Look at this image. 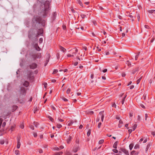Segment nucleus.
Listing matches in <instances>:
<instances>
[{
  "mask_svg": "<svg viewBox=\"0 0 155 155\" xmlns=\"http://www.w3.org/2000/svg\"><path fill=\"white\" fill-rule=\"evenodd\" d=\"M113 151L115 153H117L118 152V150L116 149H114L113 150Z\"/></svg>",
  "mask_w": 155,
  "mask_h": 155,
  "instance_id": "603ef678",
  "label": "nucleus"
},
{
  "mask_svg": "<svg viewBox=\"0 0 155 155\" xmlns=\"http://www.w3.org/2000/svg\"><path fill=\"white\" fill-rule=\"evenodd\" d=\"M125 97H124L122 100V101H121V103H122V104H124V101L125 100Z\"/></svg>",
  "mask_w": 155,
  "mask_h": 155,
  "instance_id": "8fccbe9b",
  "label": "nucleus"
},
{
  "mask_svg": "<svg viewBox=\"0 0 155 155\" xmlns=\"http://www.w3.org/2000/svg\"><path fill=\"white\" fill-rule=\"evenodd\" d=\"M19 98L17 99L16 102H19L21 104L23 103L24 101V97L25 96H23V97H22V96H21L20 97L19 95Z\"/></svg>",
  "mask_w": 155,
  "mask_h": 155,
  "instance_id": "423d86ee",
  "label": "nucleus"
},
{
  "mask_svg": "<svg viewBox=\"0 0 155 155\" xmlns=\"http://www.w3.org/2000/svg\"><path fill=\"white\" fill-rule=\"evenodd\" d=\"M30 127L32 129V130H34V126L33 125L30 124L29 125Z\"/></svg>",
  "mask_w": 155,
  "mask_h": 155,
  "instance_id": "4c0bfd02",
  "label": "nucleus"
},
{
  "mask_svg": "<svg viewBox=\"0 0 155 155\" xmlns=\"http://www.w3.org/2000/svg\"><path fill=\"white\" fill-rule=\"evenodd\" d=\"M74 121L73 120H71L70 121H68V125L69 126H71L72 125V124H73Z\"/></svg>",
  "mask_w": 155,
  "mask_h": 155,
  "instance_id": "4be33fe9",
  "label": "nucleus"
},
{
  "mask_svg": "<svg viewBox=\"0 0 155 155\" xmlns=\"http://www.w3.org/2000/svg\"><path fill=\"white\" fill-rule=\"evenodd\" d=\"M126 155H129L128 151L126 149L122 148L120 149Z\"/></svg>",
  "mask_w": 155,
  "mask_h": 155,
  "instance_id": "6e6552de",
  "label": "nucleus"
},
{
  "mask_svg": "<svg viewBox=\"0 0 155 155\" xmlns=\"http://www.w3.org/2000/svg\"><path fill=\"white\" fill-rule=\"evenodd\" d=\"M50 57V54H48L47 55V58H46V61H45V66H46L47 64L48 63V62L49 61V58Z\"/></svg>",
  "mask_w": 155,
  "mask_h": 155,
  "instance_id": "1a4fd4ad",
  "label": "nucleus"
},
{
  "mask_svg": "<svg viewBox=\"0 0 155 155\" xmlns=\"http://www.w3.org/2000/svg\"><path fill=\"white\" fill-rule=\"evenodd\" d=\"M139 153V152L136 151L135 150H133L131 152L130 154V155H138Z\"/></svg>",
  "mask_w": 155,
  "mask_h": 155,
  "instance_id": "9b49d317",
  "label": "nucleus"
},
{
  "mask_svg": "<svg viewBox=\"0 0 155 155\" xmlns=\"http://www.w3.org/2000/svg\"><path fill=\"white\" fill-rule=\"evenodd\" d=\"M20 138L18 139L17 144V149L19 148L20 147L21 143L20 142Z\"/></svg>",
  "mask_w": 155,
  "mask_h": 155,
  "instance_id": "ddd939ff",
  "label": "nucleus"
},
{
  "mask_svg": "<svg viewBox=\"0 0 155 155\" xmlns=\"http://www.w3.org/2000/svg\"><path fill=\"white\" fill-rule=\"evenodd\" d=\"M63 152H57L55 153V155H61L62 154Z\"/></svg>",
  "mask_w": 155,
  "mask_h": 155,
  "instance_id": "a19ab883",
  "label": "nucleus"
},
{
  "mask_svg": "<svg viewBox=\"0 0 155 155\" xmlns=\"http://www.w3.org/2000/svg\"><path fill=\"white\" fill-rule=\"evenodd\" d=\"M23 85L27 87L29 85V83L27 81H25L23 84Z\"/></svg>",
  "mask_w": 155,
  "mask_h": 155,
  "instance_id": "2eb2a0df",
  "label": "nucleus"
},
{
  "mask_svg": "<svg viewBox=\"0 0 155 155\" xmlns=\"http://www.w3.org/2000/svg\"><path fill=\"white\" fill-rule=\"evenodd\" d=\"M142 77H143V76H141L137 80V84H138L140 83V81L141 80V79H142Z\"/></svg>",
  "mask_w": 155,
  "mask_h": 155,
  "instance_id": "5701e85b",
  "label": "nucleus"
},
{
  "mask_svg": "<svg viewBox=\"0 0 155 155\" xmlns=\"http://www.w3.org/2000/svg\"><path fill=\"white\" fill-rule=\"evenodd\" d=\"M51 108L54 110H56L55 108L52 105L51 106Z\"/></svg>",
  "mask_w": 155,
  "mask_h": 155,
  "instance_id": "0e129e2a",
  "label": "nucleus"
},
{
  "mask_svg": "<svg viewBox=\"0 0 155 155\" xmlns=\"http://www.w3.org/2000/svg\"><path fill=\"white\" fill-rule=\"evenodd\" d=\"M39 153H41L43 152V150L42 149H39L38 151Z\"/></svg>",
  "mask_w": 155,
  "mask_h": 155,
  "instance_id": "e2e57ef3",
  "label": "nucleus"
},
{
  "mask_svg": "<svg viewBox=\"0 0 155 155\" xmlns=\"http://www.w3.org/2000/svg\"><path fill=\"white\" fill-rule=\"evenodd\" d=\"M104 111H101L100 113H99V114L100 115H101L102 116H104Z\"/></svg>",
  "mask_w": 155,
  "mask_h": 155,
  "instance_id": "ea45409f",
  "label": "nucleus"
},
{
  "mask_svg": "<svg viewBox=\"0 0 155 155\" xmlns=\"http://www.w3.org/2000/svg\"><path fill=\"white\" fill-rule=\"evenodd\" d=\"M72 50L74 51V52L72 54H75L77 53L78 52V50L77 48H74Z\"/></svg>",
  "mask_w": 155,
  "mask_h": 155,
  "instance_id": "bb28decb",
  "label": "nucleus"
},
{
  "mask_svg": "<svg viewBox=\"0 0 155 155\" xmlns=\"http://www.w3.org/2000/svg\"><path fill=\"white\" fill-rule=\"evenodd\" d=\"M56 15L57 13L56 12H54L53 13L52 17L53 20H54L55 19Z\"/></svg>",
  "mask_w": 155,
  "mask_h": 155,
  "instance_id": "aec40b11",
  "label": "nucleus"
},
{
  "mask_svg": "<svg viewBox=\"0 0 155 155\" xmlns=\"http://www.w3.org/2000/svg\"><path fill=\"white\" fill-rule=\"evenodd\" d=\"M60 48L61 50L63 52H64L66 51V49L61 46H60Z\"/></svg>",
  "mask_w": 155,
  "mask_h": 155,
  "instance_id": "b1692460",
  "label": "nucleus"
},
{
  "mask_svg": "<svg viewBox=\"0 0 155 155\" xmlns=\"http://www.w3.org/2000/svg\"><path fill=\"white\" fill-rule=\"evenodd\" d=\"M64 155H72V154L71 152L69 151H66Z\"/></svg>",
  "mask_w": 155,
  "mask_h": 155,
  "instance_id": "c85d7f7f",
  "label": "nucleus"
},
{
  "mask_svg": "<svg viewBox=\"0 0 155 155\" xmlns=\"http://www.w3.org/2000/svg\"><path fill=\"white\" fill-rule=\"evenodd\" d=\"M57 127L58 128H60L62 127V125L60 124H57Z\"/></svg>",
  "mask_w": 155,
  "mask_h": 155,
  "instance_id": "a18cd8bd",
  "label": "nucleus"
},
{
  "mask_svg": "<svg viewBox=\"0 0 155 155\" xmlns=\"http://www.w3.org/2000/svg\"><path fill=\"white\" fill-rule=\"evenodd\" d=\"M151 134L153 135V136H154L155 135V131H152L151 132Z\"/></svg>",
  "mask_w": 155,
  "mask_h": 155,
  "instance_id": "774afa93",
  "label": "nucleus"
},
{
  "mask_svg": "<svg viewBox=\"0 0 155 155\" xmlns=\"http://www.w3.org/2000/svg\"><path fill=\"white\" fill-rule=\"evenodd\" d=\"M73 133H72L71 134L69 135V137L67 139V142L68 143H70V142L71 141L72 139L73 138L74 136Z\"/></svg>",
  "mask_w": 155,
  "mask_h": 155,
  "instance_id": "39448f33",
  "label": "nucleus"
},
{
  "mask_svg": "<svg viewBox=\"0 0 155 155\" xmlns=\"http://www.w3.org/2000/svg\"><path fill=\"white\" fill-rule=\"evenodd\" d=\"M26 92V90L25 88L23 87H21L20 88V94H19L20 97L21 96H22V97H23V96H25Z\"/></svg>",
  "mask_w": 155,
  "mask_h": 155,
  "instance_id": "7ed1b4c3",
  "label": "nucleus"
},
{
  "mask_svg": "<svg viewBox=\"0 0 155 155\" xmlns=\"http://www.w3.org/2000/svg\"><path fill=\"white\" fill-rule=\"evenodd\" d=\"M91 131V130L90 129H89L88 130V131H87V135L88 137H89L90 135Z\"/></svg>",
  "mask_w": 155,
  "mask_h": 155,
  "instance_id": "cd10ccee",
  "label": "nucleus"
},
{
  "mask_svg": "<svg viewBox=\"0 0 155 155\" xmlns=\"http://www.w3.org/2000/svg\"><path fill=\"white\" fill-rule=\"evenodd\" d=\"M43 41V38H40L39 39V42L40 44H41Z\"/></svg>",
  "mask_w": 155,
  "mask_h": 155,
  "instance_id": "de8ad7c7",
  "label": "nucleus"
},
{
  "mask_svg": "<svg viewBox=\"0 0 155 155\" xmlns=\"http://www.w3.org/2000/svg\"><path fill=\"white\" fill-rule=\"evenodd\" d=\"M58 72V70L57 69H54V70L53 72L52 73V74H55L57 72Z\"/></svg>",
  "mask_w": 155,
  "mask_h": 155,
  "instance_id": "79ce46f5",
  "label": "nucleus"
},
{
  "mask_svg": "<svg viewBox=\"0 0 155 155\" xmlns=\"http://www.w3.org/2000/svg\"><path fill=\"white\" fill-rule=\"evenodd\" d=\"M41 57V54L38 53L37 54H34L31 55V57L33 60H35L36 58H40Z\"/></svg>",
  "mask_w": 155,
  "mask_h": 155,
  "instance_id": "20e7f679",
  "label": "nucleus"
},
{
  "mask_svg": "<svg viewBox=\"0 0 155 155\" xmlns=\"http://www.w3.org/2000/svg\"><path fill=\"white\" fill-rule=\"evenodd\" d=\"M33 134L34 137H36L37 136V134L36 133L34 132H33Z\"/></svg>",
  "mask_w": 155,
  "mask_h": 155,
  "instance_id": "3c124183",
  "label": "nucleus"
},
{
  "mask_svg": "<svg viewBox=\"0 0 155 155\" xmlns=\"http://www.w3.org/2000/svg\"><path fill=\"white\" fill-rule=\"evenodd\" d=\"M49 2L46 1L45 3L44 4V8L42 9V13L43 17H45L49 14L50 12Z\"/></svg>",
  "mask_w": 155,
  "mask_h": 155,
  "instance_id": "f257e3e1",
  "label": "nucleus"
},
{
  "mask_svg": "<svg viewBox=\"0 0 155 155\" xmlns=\"http://www.w3.org/2000/svg\"><path fill=\"white\" fill-rule=\"evenodd\" d=\"M77 147L74 148L73 149V151L74 152L76 153L79 150V146H77Z\"/></svg>",
  "mask_w": 155,
  "mask_h": 155,
  "instance_id": "f3484780",
  "label": "nucleus"
},
{
  "mask_svg": "<svg viewBox=\"0 0 155 155\" xmlns=\"http://www.w3.org/2000/svg\"><path fill=\"white\" fill-rule=\"evenodd\" d=\"M34 124L36 127H37L38 125H39V123L38 122H34Z\"/></svg>",
  "mask_w": 155,
  "mask_h": 155,
  "instance_id": "473e14b6",
  "label": "nucleus"
},
{
  "mask_svg": "<svg viewBox=\"0 0 155 155\" xmlns=\"http://www.w3.org/2000/svg\"><path fill=\"white\" fill-rule=\"evenodd\" d=\"M123 123V121L121 120H120L119 121V124H122Z\"/></svg>",
  "mask_w": 155,
  "mask_h": 155,
  "instance_id": "69168bd1",
  "label": "nucleus"
},
{
  "mask_svg": "<svg viewBox=\"0 0 155 155\" xmlns=\"http://www.w3.org/2000/svg\"><path fill=\"white\" fill-rule=\"evenodd\" d=\"M117 143H118L117 141H116L114 143V144L113 145V147L114 148L116 149L117 148Z\"/></svg>",
  "mask_w": 155,
  "mask_h": 155,
  "instance_id": "412c9836",
  "label": "nucleus"
},
{
  "mask_svg": "<svg viewBox=\"0 0 155 155\" xmlns=\"http://www.w3.org/2000/svg\"><path fill=\"white\" fill-rule=\"evenodd\" d=\"M78 64V62H75L74 63V66L77 65Z\"/></svg>",
  "mask_w": 155,
  "mask_h": 155,
  "instance_id": "680f3d73",
  "label": "nucleus"
},
{
  "mask_svg": "<svg viewBox=\"0 0 155 155\" xmlns=\"http://www.w3.org/2000/svg\"><path fill=\"white\" fill-rule=\"evenodd\" d=\"M76 143L77 144V146H79V139L78 137H76Z\"/></svg>",
  "mask_w": 155,
  "mask_h": 155,
  "instance_id": "a211bd4d",
  "label": "nucleus"
},
{
  "mask_svg": "<svg viewBox=\"0 0 155 155\" xmlns=\"http://www.w3.org/2000/svg\"><path fill=\"white\" fill-rule=\"evenodd\" d=\"M101 124V122H99L98 123V128H100Z\"/></svg>",
  "mask_w": 155,
  "mask_h": 155,
  "instance_id": "6e6d98bb",
  "label": "nucleus"
},
{
  "mask_svg": "<svg viewBox=\"0 0 155 155\" xmlns=\"http://www.w3.org/2000/svg\"><path fill=\"white\" fill-rule=\"evenodd\" d=\"M137 126V125L136 124H134L132 127V128L133 129V130H134L136 128Z\"/></svg>",
  "mask_w": 155,
  "mask_h": 155,
  "instance_id": "7c9ffc66",
  "label": "nucleus"
},
{
  "mask_svg": "<svg viewBox=\"0 0 155 155\" xmlns=\"http://www.w3.org/2000/svg\"><path fill=\"white\" fill-rule=\"evenodd\" d=\"M37 64L35 63H32L29 65L30 68L32 69H35L37 68Z\"/></svg>",
  "mask_w": 155,
  "mask_h": 155,
  "instance_id": "0eeeda50",
  "label": "nucleus"
},
{
  "mask_svg": "<svg viewBox=\"0 0 155 155\" xmlns=\"http://www.w3.org/2000/svg\"><path fill=\"white\" fill-rule=\"evenodd\" d=\"M61 98L64 101H68V100L67 99L64 98V97H61Z\"/></svg>",
  "mask_w": 155,
  "mask_h": 155,
  "instance_id": "72a5a7b5",
  "label": "nucleus"
},
{
  "mask_svg": "<svg viewBox=\"0 0 155 155\" xmlns=\"http://www.w3.org/2000/svg\"><path fill=\"white\" fill-rule=\"evenodd\" d=\"M28 78L30 80L33 81L34 79V77L32 76L31 74V73L28 75Z\"/></svg>",
  "mask_w": 155,
  "mask_h": 155,
  "instance_id": "4468645a",
  "label": "nucleus"
},
{
  "mask_svg": "<svg viewBox=\"0 0 155 155\" xmlns=\"http://www.w3.org/2000/svg\"><path fill=\"white\" fill-rule=\"evenodd\" d=\"M132 131V130L131 129H129L128 130V132L129 133V134H130Z\"/></svg>",
  "mask_w": 155,
  "mask_h": 155,
  "instance_id": "338daca9",
  "label": "nucleus"
},
{
  "mask_svg": "<svg viewBox=\"0 0 155 155\" xmlns=\"http://www.w3.org/2000/svg\"><path fill=\"white\" fill-rule=\"evenodd\" d=\"M54 150H60V149H59V148L58 147H55L54 148Z\"/></svg>",
  "mask_w": 155,
  "mask_h": 155,
  "instance_id": "13d9d810",
  "label": "nucleus"
},
{
  "mask_svg": "<svg viewBox=\"0 0 155 155\" xmlns=\"http://www.w3.org/2000/svg\"><path fill=\"white\" fill-rule=\"evenodd\" d=\"M81 17L82 18H85L86 17V15H84V14H81Z\"/></svg>",
  "mask_w": 155,
  "mask_h": 155,
  "instance_id": "09e8293b",
  "label": "nucleus"
},
{
  "mask_svg": "<svg viewBox=\"0 0 155 155\" xmlns=\"http://www.w3.org/2000/svg\"><path fill=\"white\" fill-rule=\"evenodd\" d=\"M104 142V140H99V144H101Z\"/></svg>",
  "mask_w": 155,
  "mask_h": 155,
  "instance_id": "c03bdc74",
  "label": "nucleus"
},
{
  "mask_svg": "<svg viewBox=\"0 0 155 155\" xmlns=\"http://www.w3.org/2000/svg\"><path fill=\"white\" fill-rule=\"evenodd\" d=\"M4 141L3 140H2L0 141V143L2 144H3L4 143Z\"/></svg>",
  "mask_w": 155,
  "mask_h": 155,
  "instance_id": "bf43d9fd",
  "label": "nucleus"
},
{
  "mask_svg": "<svg viewBox=\"0 0 155 155\" xmlns=\"http://www.w3.org/2000/svg\"><path fill=\"white\" fill-rule=\"evenodd\" d=\"M67 56L68 57H74V55L73 54H68Z\"/></svg>",
  "mask_w": 155,
  "mask_h": 155,
  "instance_id": "37998d69",
  "label": "nucleus"
},
{
  "mask_svg": "<svg viewBox=\"0 0 155 155\" xmlns=\"http://www.w3.org/2000/svg\"><path fill=\"white\" fill-rule=\"evenodd\" d=\"M41 18L38 16H36L34 17L32 20V22L33 23H38L40 24L41 21Z\"/></svg>",
  "mask_w": 155,
  "mask_h": 155,
  "instance_id": "f03ea898",
  "label": "nucleus"
},
{
  "mask_svg": "<svg viewBox=\"0 0 155 155\" xmlns=\"http://www.w3.org/2000/svg\"><path fill=\"white\" fill-rule=\"evenodd\" d=\"M126 63L127 64L128 66H130L131 65L130 62L129 61H126Z\"/></svg>",
  "mask_w": 155,
  "mask_h": 155,
  "instance_id": "2f4dec72",
  "label": "nucleus"
},
{
  "mask_svg": "<svg viewBox=\"0 0 155 155\" xmlns=\"http://www.w3.org/2000/svg\"><path fill=\"white\" fill-rule=\"evenodd\" d=\"M43 84L44 85L45 87L46 88L47 87V84L46 82H45Z\"/></svg>",
  "mask_w": 155,
  "mask_h": 155,
  "instance_id": "4d7b16f0",
  "label": "nucleus"
},
{
  "mask_svg": "<svg viewBox=\"0 0 155 155\" xmlns=\"http://www.w3.org/2000/svg\"><path fill=\"white\" fill-rule=\"evenodd\" d=\"M155 11V10H149L148 11V12L150 13H153Z\"/></svg>",
  "mask_w": 155,
  "mask_h": 155,
  "instance_id": "49530a36",
  "label": "nucleus"
},
{
  "mask_svg": "<svg viewBox=\"0 0 155 155\" xmlns=\"http://www.w3.org/2000/svg\"><path fill=\"white\" fill-rule=\"evenodd\" d=\"M48 118L52 122H53L54 119L51 117L49 116Z\"/></svg>",
  "mask_w": 155,
  "mask_h": 155,
  "instance_id": "58836bf2",
  "label": "nucleus"
},
{
  "mask_svg": "<svg viewBox=\"0 0 155 155\" xmlns=\"http://www.w3.org/2000/svg\"><path fill=\"white\" fill-rule=\"evenodd\" d=\"M18 106L16 105H13L12 106V111L13 112L18 108Z\"/></svg>",
  "mask_w": 155,
  "mask_h": 155,
  "instance_id": "dca6fc26",
  "label": "nucleus"
},
{
  "mask_svg": "<svg viewBox=\"0 0 155 155\" xmlns=\"http://www.w3.org/2000/svg\"><path fill=\"white\" fill-rule=\"evenodd\" d=\"M134 146L133 143H131L130 144L129 147L130 150H131Z\"/></svg>",
  "mask_w": 155,
  "mask_h": 155,
  "instance_id": "a878e982",
  "label": "nucleus"
},
{
  "mask_svg": "<svg viewBox=\"0 0 155 155\" xmlns=\"http://www.w3.org/2000/svg\"><path fill=\"white\" fill-rule=\"evenodd\" d=\"M15 154L17 155H19V151L18 150H16L15 151Z\"/></svg>",
  "mask_w": 155,
  "mask_h": 155,
  "instance_id": "c756f323",
  "label": "nucleus"
},
{
  "mask_svg": "<svg viewBox=\"0 0 155 155\" xmlns=\"http://www.w3.org/2000/svg\"><path fill=\"white\" fill-rule=\"evenodd\" d=\"M139 57V54L137 55L135 57V59L136 60H137Z\"/></svg>",
  "mask_w": 155,
  "mask_h": 155,
  "instance_id": "052dcab7",
  "label": "nucleus"
},
{
  "mask_svg": "<svg viewBox=\"0 0 155 155\" xmlns=\"http://www.w3.org/2000/svg\"><path fill=\"white\" fill-rule=\"evenodd\" d=\"M43 30L42 28H40L38 29V31L37 33V36H38L39 35H40L43 34Z\"/></svg>",
  "mask_w": 155,
  "mask_h": 155,
  "instance_id": "9d476101",
  "label": "nucleus"
},
{
  "mask_svg": "<svg viewBox=\"0 0 155 155\" xmlns=\"http://www.w3.org/2000/svg\"><path fill=\"white\" fill-rule=\"evenodd\" d=\"M139 145L138 144H136L135 146H134V148L135 149H137V148H139Z\"/></svg>",
  "mask_w": 155,
  "mask_h": 155,
  "instance_id": "c9c22d12",
  "label": "nucleus"
},
{
  "mask_svg": "<svg viewBox=\"0 0 155 155\" xmlns=\"http://www.w3.org/2000/svg\"><path fill=\"white\" fill-rule=\"evenodd\" d=\"M147 96V94H144L143 96V99L144 100H146V99Z\"/></svg>",
  "mask_w": 155,
  "mask_h": 155,
  "instance_id": "e433bc0d",
  "label": "nucleus"
},
{
  "mask_svg": "<svg viewBox=\"0 0 155 155\" xmlns=\"http://www.w3.org/2000/svg\"><path fill=\"white\" fill-rule=\"evenodd\" d=\"M71 91V89L70 88H68L67 91H66V93L67 94H69L70 93Z\"/></svg>",
  "mask_w": 155,
  "mask_h": 155,
  "instance_id": "f704fd0d",
  "label": "nucleus"
},
{
  "mask_svg": "<svg viewBox=\"0 0 155 155\" xmlns=\"http://www.w3.org/2000/svg\"><path fill=\"white\" fill-rule=\"evenodd\" d=\"M138 71V69L137 68H136L132 71V73L133 74H135Z\"/></svg>",
  "mask_w": 155,
  "mask_h": 155,
  "instance_id": "6ab92c4d",
  "label": "nucleus"
},
{
  "mask_svg": "<svg viewBox=\"0 0 155 155\" xmlns=\"http://www.w3.org/2000/svg\"><path fill=\"white\" fill-rule=\"evenodd\" d=\"M150 143H149V144H148L147 145V147H146V150H145V151H146V153L147 152V150H148V149H149V147H150Z\"/></svg>",
  "mask_w": 155,
  "mask_h": 155,
  "instance_id": "393cba45",
  "label": "nucleus"
},
{
  "mask_svg": "<svg viewBox=\"0 0 155 155\" xmlns=\"http://www.w3.org/2000/svg\"><path fill=\"white\" fill-rule=\"evenodd\" d=\"M34 47L36 50L38 51H40V50L41 48L38 46V44H35Z\"/></svg>",
  "mask_w": 155,
  "mask_h": 155,
  "instance_id": "f8f14e48",
  "label": "nucleus"
},
{
  "mask_svg": "<svg viewBox=\"0 0 155 155\" xmlns=\"http://www.w3.org/2000/svg\"><path fill=\"white\" fill-rule=\"evenodd\" d=\"M130 117H131L133 115V112H130L129 113Z\"/></svg>",
  "mask_w": 155,
  "mask_h": 155,
  "instance_id": "864d4df0",
  "label": "nucleus"
},
{
  "mask_svg": "<svg viewBox=\"0 0 155 155\" xmlns=\"http://www.w3.org/2000/svg\"><path fill=\"white\" fill-rule=\"evenodd\" d=\"M58 120L60 122H63L64 121V120L63 119H61L60 118H58Z\"/></svg>",
  "mask_w": 155,
  "mask_h": 155,
  "instance_id": "5fc2aeb1",
  "label": "nucleus"
}]
</instances>
